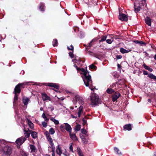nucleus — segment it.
Masks as SVG:
<instances>
[{
    "mask_svg": "<svg viewBox=\"0 0 156 156\" xmlns=\"http://www.w3.org/2000/svg\"><path fill=\"white\" fill-rule=\"evenodd\" d=\"M80 73L83 75L82 77L85 86L86 87H89L92 90L93 89L90 87L92 85V82L91 76L89 75V73L84 69L82 68L80 70Z\"/></svg>",
    "mask_w": 156,
    "mask_h": 156,
    "instance_id": "nucleus-1",
    "label": "nucleus"
},
{
    "mask_svg": "<svg viewBox=\"0 0 156 156\" xmlns=\"http://www.w3.org/2000/svg\"><path fill=\"white\" fill-rule=\"evenodd\" d=\"M142 6L146 7V0H142L140 2L138 1H136L134 5L135 11L136 12H139L140 9H142Z\"/></svg>",
    "mask_w": 156,
    "mask_h": 156,
    "instance_id": "nucleus-2",
    "label": "nucleus"
},
{
    "mask_svg": "<svg viewBox=\"0 0 156 156\" xmlns=\"http://www.w3.org/2000/svg\"><path fill=\"white\" fill-rule=\"evenodd\" d=\"M98 96L94 93H92L90 96V100L92 106H95L98 104Z\"/></svg>",
    "mask_w": 156,
    "mask_h": 156,
    "instance_id": "nucleus-3",
    "label": "nucleus"
},
{
    "mask_svg": "<svg viewBox=\"0 0 156 156\" xmlns=\"http://www.w3.org/2000/svg\"><path fill=\"white\" fill-rule=\"evenodd\" d=\"M26 138L22 136L18 138L16 141L17 147L19 148L20 146L26 140Z\"/></svg>",
    "mask_w": 156,
    "mask_h": 156,
    "instance_id": "nucleus-4",
    "label": "nucleus"
},
{
    "mask_svg": "<svg viewBox=\"0 0 156 156\" xmlns=\"http://www.w3.org/2000/svg\"><path fill=\"white\" fill-rule=\"evenodd\" d=\"M27 82H25L23 83H21L16 85L14 88V92L15 94L20 93V87H23V85L27 84Z\"/></svg>",
    "mask_w": 156,
    "mask_h": 156,
    "instance_id": "nucleus-5",
    "label": "nucleus"
},
{
    "mask_svg": "<svg viewBox=\"0 0 156 156\" xmlns=\"http://www.w3.org/2000/svg\"><path fill=\"white\" fill-rule=\"evenodd\" d=\"M43 100L44 101H51V98L48 96L45 93H42L41 94Z\"/></svg>",
    "mask_w": 156,
    "mask_h": 156,
    "instance_id": "nucleus-6",
    "label": "nucleus"
},
{
    "mask_svg": "<svg viewBox=\"0 0 156 156\" xmlns=\"http://www.w3.org/2000/svg\"><path fill=\"white\" fill-rule=\"evenodd\" d=\"M119 19L122 21H126L128 20V16L124 14L119 13Z\"/></svg>",
    "mask_w": 156,
    "mask_h": 156,
    "instance_id": "nucleus-7",
    "label": "nucleus"
},
{
    "mask_svg": "<svg viewBox=\"0 0 156 156\" xmlns=\"http://www.w3.org/2000/svg\"><path fill=\"white\" fill-rule=\"evenodd\" d=\"M7 142L4 140H0V149H2L3 150V149L7 146Z\"/></svg>",
    "mask_w": 156,
    "mask_h": 156,
    "instance_id": "nucleus-8",
    "label": "nucleus"
},
{
    "mask_svg": "<svg viewBox=\"0 0 156 156\" xmlns=\"http://www.w3.org/2000/svg\"><path fill=\"white\" fill-rule=\"evenodd\" d=\"M30 152L34 155L36 154L37 149L35 146L34 145L30 144Z\"/></svg>",
    "mask_w": 156,
    "mask_h": 156,
    "instance_id": "nucleus-9",
    "label": "nucleus"
},
{
    "mask_svg": "<svg viewBox=\"0 0 156 156\" xmlns=\"http://www.w3.org/2000/svg\"><path fill=\"white\" fill-rule=\"evenodd\" d=\"M45 134L50 144H53L52 139L51 138L49 133L46 131L45 132Z\"/></svg>",
    "mask_w": 156,
    "mask_h": 156,
    "instance_id": "nucleus-10",
    "label": "nucleus"
},
{
    "mask_svg": "<svg viewBox=\"0 0 156 156\" xmlns=\"http://www.w3.org/2000/svg\"><path fill=\"white\" fill-rule=\"evenodd\" d=\"M74 100H76L78 103L81 104V105H83L84 104V102L82 99L79 96L75 97Z\"/></svg>",
    "mask_w": 156,
    "mask_h": 156,
    "instance_id": "nucleus-11",
    "label": "nucleus"
},
{
    "mask_svg": "<svg viewBox=\"0 0 156 156\" xmlns=\"http://www.w3.org/2000/svg\"><path fill=\"white\" fill-rule=\"evenodd\" d=\"M120 96V94L119 92H116L112 96V101L113 102L116 101Z\"/></svg>",
    "mask_w": 156,
    "mask_h": 156,
    "instance_id": "nucleus-12",
    "label": "nucleus"
},
{
    "mask_svg": "<svg viewBox=\"0 0 156 156\" xmlns=\"http://www.w3.org/2000/svg\"><path fill=\"white\" fill-rule=\"evenodd\" d=\"M64 124L65 125V129L69 132V133L71 132L72 129L71 126L67 123H64Z\"/></svg>",
    "mask_w": 156,
    "mask_h": 156,
    "instance_id": "nucleus-13",
    "label": "nucleus"
},
{
    "mask_svg": "<svg viewBox=\"0 0 156 156\" xmlns=\"http://www.w3.org/2000/svg\"><path fill=\"white\" fill-rule=\"evenodd\" d=\"M145 23L148 26H151V20L148 16H147L145 19Z\"/></svg>",
    "mask_w": 156,
    "mask_h": 156,
    "instance_id": "nucleus-14",
    "label": "nucleus"
},
{
    "mask_svg": "<svg viewBox=\"0 0 156 156\" xmlns=\"http://www.w3.org/2000/svg\"><path fill=\"white\" fill-rule=\"evenodd\" d=\"M69 135L71 139L73 141H75L78 140L75 134L71 132L69 133Z\"/></svg>",
    "mask_w": 156,
    "mask_h": 156,
    "instance_id": "nucleus-15",
    "label": "nucleus"
},
{
    "mask_svg": "<svg viewBox=\"0 0 156 156\" xmlns=\"http://www.w3.org/2000/svg\"><path fill=\"white\" fill-rule=\"evenodd\" d=\"M56 151L57 154L59 155H60L62 154L61 148L59 145H58L56 147Z\"/></svg>",
    "mask_w": 156,
    "mask_h": 156,
    "instance_id": "nucleus-16",
    "label": "nucleus"
},
{
    "mask_svg": "<svg viewBox=\"0 0 156 156\" xmlns=\"http://www.w3.org/2000/svg\"><path fill=\"white\" fill-rule=\"evenodd\" d=\"M30 101V99L28 98L27 97H24L23 98V101L24 104L26 105H27L29 102Z\"/></svg>",
    "mask_w": 156,
    "mask_h": 156,
    "instance_id": "nucleus-17",
    "label": "nucleus"
},
{
    "mask_svg": "<svg viewBox=\"0 0 156 156\" xmlns=\"http://www.w3.org/2000/svg\"><path fill=\"white\" fill-rule=\"evenodd\" d=\"M120 51L122 53L124 54L125 53H127L131 51V49H129L128 50H127L123 48H120Z\"/></svg>",
    "mask_w": 156,
    "mask_h": 156,
    "instance_id": "nucleus-18",
    "label": "nucleus"
},
{
    "mask_svg": "<svg viewBox=\"0 0 156 156\" xmlns=\"http://www.w3.org/2000/svg\"><path fill=\"white\" fill-rule=\"evenodd\" d=\"M48 86L51 87H53L57 89H58L59 88V86L55 83H49L48 84Z\"/></svg>",
    "mask_w": 156,
    "mask_h": 156,
    "instance_id": "nucleus-19",
    "label": "nucleus"
},
{
    "mask_svg": "<svg viewBox=\"0 0 156 156\" xmlns=\"http://www.w3.org/2000/svg\"><path fill=\"white\" fill-rule=\"evenodd\" d=\"M124 128L125 130H130L131 129V125L130 124L126 125L124 126Z\"/></svg>",
    "mask_w": 156,
    "mask_h": 156,
    "instance_id": "nucleus-20",
    "label": "nucleus"
},
{
    "mask_svg": "<svg viewBox=\"0 0 156 156\" xmlns=\"http://www.w3.org/2000/svg\"><path fill=\"white\" fill-rule=\"evenodd\" d=\"M27 122L29 127L31 129H33L34 128V125L33 123L29 119H27Z\"/></svg>",
    "mask_w": 156,
    "mask_h": 156,
    "instance_id": "nucleus-21",
    "label": "nucleus"
},
{
    "mask_svg": "<svg viewBox=\"0 0 156 156\" xmlns=\"http://www.w3.org/2000/svg\"><path fill=\"white\" fill-rule=\"evenodd\" d=\"M51 145V148L52 149V156H55V147L54 145V143L52 144H50Z\"/></svg>",
    "mask_w": 156,
    "mask_h": 156,
    "instance_id": "nucleus-22",
    "label": "nucleus"
},
{
    "mask_svg": "<svg viewBox=\"0 0 156 156\" xmlns=\"http://www.w3.org/2000/svg\"><path fill=\"white\" fill-rule=\"evenodd\" d=\"M50 120L52 121L55 125H57L59 124V121L58 120L55 119L53 117H51L50 118Z\"/></svg>",
    "mask_w": 156,
    "mask_h": 156,
    "instance_id": "nucleus-23",
    "label": "nucleus"
},
{
    "mask_svg": "<svg viewBox=\"0 0 156 156\" xmlns=\"http://www.w3.org/2000/svg\"><path fill=\"white\" fill-rule=\"evenodd\" d=\"M77 152L79 156H84L80 148L77 147Z\"/></svg>",
    "mask_w": 156,
    "mask_h": 156,
    "instance_id": "nucleus-24",
    "label": "nucleus"
},
{
    "mask_svg": "<svg viewBox=\"0 0 156 156\" xmlns=\"http://www.w3.org/2000/svg\"><path fill=\"white\" fill-rule=\"evenodd\" d=\"M77 152L79 156H84L80 148L77 147Z\"/></svg>",
    "mask_w": 156,
    "mask_h": 156,
    "instance_id": "nucleus-25",
    "label": "nucleus"
},
{
    "mask_svg": "<svg viewBox=\"0 0 156 156\" xmlns=\"http://www.w3.org/2000/svg\"><path fill=\"white\" fill-rule=\"evenodd\" d=\"M32 137L33 138H35L37 137V133L35 131H32L30 133Z\"/></svg>",
    "mask_w": 156,
    "mask_h": 156,
    "instance_id": "nucleus-26",
    "label": "nucleus"
},
{
    "mask_svg": "<svg viewBox=\"0 0 156 156\" xmlns=\"http://www.w3.org/2000/svg\"><path fill=\"white\" fill-rule=\"evenodd\" d=\"M83 107L82 106H80L79 108L78 112V115L79 117L80 116L81 113L83 112Z\"/></svg>",
    "mask_w": 156,
    "mask_h": 156,
    "instance_id": "nucleus-27",
    "label": "nucleus"
},
{
    "mask_svg": "<svg viewBox=\"0 0 156 156\" xmlns=\"http://www.w3.org/2000/svg\"><path fill=\"white\" fill-rule=\"evenodd\" d=\"M143 66L145 69L148 70L150 72H151L153 71V69L152 68L149 67L148 66L146 65L145 64H144Z\"/></svg>",
    "mask_w": 156,
    "mask_h": 156,
    "instance_id": "nucleus-28",
    "label": "nucleus"
},
{
    "mask_svg": "<svg viewBox=\"0 0 156 156\" xmlns=\"http://www.w3.org/2000/svg\"><path fill=\"white\" fill-rule=\"evenodd\" d=\"M24 132L25 137L26 138L29 137L30 136V133L28 132V131L26 130L25 129H24Z\"/></svg>",
    "mask_w": 156,
    "mask_h": 156,
    "instance_id": "nucleus-29",
    "label": "nucleus"
},
{
    "mask_svg": "<svg viewBox=\"0 0 156 156\" xmlns=\"http://www.w3.org/2000/svg\"><path fill=\"white\" fill-rule=\"evenodd\" d=\"M148 77L153 80H156V76L152 73H150L148 75Z\"/></svg>",
    "mask_w": 156,
    "mask_h": 156,
    "instance_id": "nucleus-30",
    "label": "nucleus"
},
{
    "mask_svg": "<svg viewBox=\"0 0 156 156\" xmlns=\"http://www.w3.org/2000/svg\"><path fill=\"white\" fill-rule=\"evenodd\" d=\"M58 44L57 40L56 39H54L52 42L53 46L54 47H56L57 46Z\"/></svg>",
    "mask_w": 156,
    "mask_h": 156,
    "instance_id": "nucleus-31",
    "label": "nucleus"
},
{
    "mask_svg": "<svg viewBox=\"0 0 156 156\" xmlns=\"http://www.w3.org/2000/svg\"><path fill=\"white\" fill-rule=\"evenodd\" d=\"M60 128L61 131H65V125L64 124H61L60 126Z\"/></svg>",
    "mask_w": 156,
    "mask_h": 156,
    "instance_id": "nucleus-32",
    "label": "nucleus"
},
{
    "mask_svg": "<svg viewBox=\"0 0 156 156\" xmlns=\"http://www.w3.org/2000/svg\"><path fill=\"white\" fill-rule=\"evenodd\" d=\"M81 128V126L79 124H77L75 128V131H78L80 130Z\"/></svg>",
    "mask_w": 156,
    "mask_h": 156,
    "instance_id": "nucleus-33",
    "label": "nucleus"
},
{
    "mask_svg": "<svg viewBox=\"0 0 156 156\" xmlns=\"http://www.w3.org/2000/svg\"><path fill=\"white\" fill-rule=\"evenodd\" d=\"M40 9L41 11H44V4L43 3L41 4V5L40 6Z\"/></svg>",
    "mask_w": 156,
    "mask_h": 156,
    "instance_id": "nucleus-34",
    "label": "nucleus"
},
{
    "mask_svg": "<svg viewBox=\"0 0 156 156\" xmlns=\"http://www.w3.org/2000/svg\"><path fill=\"white\" fill-rule=\"evenodd\" d=\"M96 40V39H94L88 44V46L91 47L92 45L93 44L94 42Z\"/></svg>",
    "mask_w": 156,
    "mask_h": 156,
    "instance_id": "nucleus-35",
    "label": "nucleus"
},
{
    "mask_svg": "<svg viewBox=\"0 0 156 156\" xmlns=\"http://www.w3.org/2000/svg\"><path fill=\"white\" fill-rule=\"evenodd\" d=\"M106 91L108 94H112L114 92V90L111 88H108Z\"/></svg>",
    "mask_w": 156,
    "mask_h": 156,
    "instance_id": "nucleus-36",
    "label": "nucleus"
},
{
    "mask_svg": "<svg viewBox=\"0 0 156 156\" xmlns=\"http://www.w3.org/2000/svg\"><path fill=\"white\" fill-rule=\"evenodd\" d=\"M49 132L51 134L53 135L55 133V131L53 128H51L49 130Z\"/></svg>",
    "mask_w": 156,
    "mask_h": 156,
    "instance_id": "nucleus-37",
    "label": "nucleus"
},
{
    "mask_svg": "<svg viewBox=\"0 0 156 156\" xmlns=\"http://www.w3.org/2000/svg\"><path fill=\"white\" fill-rule=\"evenodd\" d=\"M107 38V37L106 36H103L102 37L101 39L99 41L100 42H102L105 41Z\"/></svg>",
    "mask_w": 156,
    "mask_h": 156,
    "instance_id": "nucleus-38",
    "label": "nucleus"
},
{
    "mask_svg": "<svg viewBox=\"0 0 156 156\" xmlns=\"http://www.w3.org/2000/svg\"><path fill=\"white\" fill-rule=\"evenodd\" d=\"M114 150L115 151V152H116L117 154H121V153H119V149L117 147H115L114 148Z\"/></svg>",
    "mask_w": 156,
    "mask_h": 156,
    "instance_id": "nucleus-39",
    "label": "nucleus"
},
{
    "mask_svg": "<svg viewBox=\"0 0 156 156\" xmlns=\"http://www.w3.org/2000/svg\"><path fill=\"white\" fill-rule=\"evenodd\" d=\"M67 48L69 50H71L73 52V45H71L69 47H68Z\"/></svg>",
    "mask_w": 156,
    "mask_h": 156,
    "instance_id": "nucleus-40",
    "label": "nucleus"
},
{
    "mask_svg": "<svg viewBox=\"0 0 156 156\" xmlns=\"http://www.w3.org/2000/svg\"><path fill=\"white\" fill-rule=\"evenodd\" d=\"M69 148V150L70 151H71L72 152H73V144L72 143H71L70 144Z\"/></svg>",
    "mask_w": 156,
    "mask_h": 156,
    "instance_id": "nucleus-41",
    "label": "nucleus"
},
{
    "mask_svg": "<svg viewBox=\"0 0 156 156\" xmlns=\"http://www.w3.org/2000/svg\"><path fill=\"white\" fill-rule=\"evenodd\" d=\"M113 41V40L112 39H108L106 40V42L108 44H111Z\"/></svg>",
    "mask_w": 156,
    "mask_h": 156,
    "instance_id": "nucleus-42",
    "label": "nucleus"
},
{
    "mask_svg": "<svg viewBox=\"0 0 156 156\" xmlns=\"http://www.w3.org/2000/svg\"><path fill=\"white\" fill-rule=\"evenodd\" d=\"M20 154L22 156H28L26 153L23 151L20 152Z\"/></svg>",
    "mask_w": 156,
    "mask_h": 156,
    "instance_id": "nucleus-43",
    "label": "nucleus"
},
{
    "mask_svg": "<svg viewBox=\"0 0 156 156\" xmlns=\"http://www.w3.org/2000/svg\"><path fill=\"white\" fill-rule=\"evenodd\" d=\"M82 141L84 144H86L87 142V140L85 138H82Z\"/></svg>",
    "mask_w": 156,
    "mask_h": 156,
    "instance_id": "nucleus-44",
    "label": "nucleus"
},
{
    "mask_svg": "<svg viewBox=\"0 0 156 156\" xmlns=\"http://www.w3.org/2000/svg\"><path fill=\"white\" fill-rule=\"evenodd\" d=\"M18 99V96L16 94H15L14 98V102L16 101Z\"/></svg>",
    "mask_w": 156,
    "mask_h": 156,
    "instance_id": "nucleus-45",
    "label": "nucleus"
},
{
    "mask_svg": "<svg viewBox=\"0 0 156 156\" xmlns=\"http://www.w3.org/2000/svg\"><path fill=\"white\" fill-rule=\"evenodd\" d=\"M89 67L90 69H95L96 66L93 64H92Z\"/></svg>",
    "mask_w": 156,
    "mask_h": 156,
    "instance_id": "nucleus-46",
    "label": "nucleus"
},
{
    "mask_svg": "<svg viewBox=\"0 0 156 156\" xmlns=\"http://www.w3.org/2000/svg\"><path fill=\"white\" fill-rule=\"evenodd\" d=\"M42 124L44 127H46L47 126V124L45 122H42Z\"/></svg>",
    "mask_w": 156,
    "mask_h": 156,
    "instance_id": "nucleus-47",
    "label": "nucleus"
},
{
    "mask_svg": "<svg viewBox=\"0 0 156 156\" xmlns=\"http://www.w3.org/2000/svg\"><path fill=\"white\" fill-rule=\"evenodd\" d=\"M81 131V133L83 134H86L87 133V132L86 130L84 129H82Z\"/></svg>",
    "mask_w": 156,
    "mask_h": 156,
    "instance_id": "nucleus-48",
    "label": "nucleus"
},
{
    "mask_svg": "<svg viewBox=\"0 0 156 156\" xmlns=\"http://www.w3.org/2000/svg\"><path fill=\"white\" fill-rule=\"evenodd\" d=\"M73 52L72 51V52H70L69 53V55L71 58H73Z\"/></svg>",
    "mask_w": 156,
    "mask_h": 156,
    "instance_id": "nucleus-49",
    "label": "nucleus"
},
{
    "mask_svg": "<svg viewBox=\"0 0 156 156\" xmlns=\"http://www.w3.org/2000/svg\"><path fill=\"white\" fill-rule=\"evenodd\" d=\"M140 42H139V44H140L141 45H142V44H144L145 45H146V43L142 41H139Z\"/></svg>",
    "mask_w": 156,
    "mask_h": 156,
    "instance_id": "nucleus-50",
    "label": "nucleus"
},
{
    "mask_svg": "<svg viewBox=\"0 0 156 156\" xmlns=\"http://www.w3.org/2000/svg\"><path fill=\"white\" fill-rule=\"evenodd\" d=\"M143 72L144 74L145 75H147L148 74V72L145 70H144Z\"/></svg>",
    "mask_w": 156,
    "mask_h": 156,
    "instance_id": "nucleus-51",
    "label": "nucleus"
},
{
    "mask_svg": "<svg viewBox=\"0 0 156 156\" xmlns=\"http://www.w3.org/2000/svg\"><path fill=\"white\" fill-rule=\"evenodd\" d=\"M83 125H84L85 124L87 123L86 120L85 119H83Z\"/></svg>",
    "mask_w": 156,
    "mask_h": 156,
    "instance_id": "nucleus-52",
    "label": "nucleus"
},
{
    "mask_svg": "<svg viewBox=\"0 0 156 156\" xmlns=\"http://www.w3.org/2000/svg\"><path fill=\"white\" fill-rule=\"evenodd\" d=\"M74 66L76 68V69L77 70L80 71V70L81 69H79L77 67V66L75 64H74Z\"/></svg>",
    "mask_w": 156,
    "mask_h": 156,
    "instance_id": "nucleus-53",
    "label": "nucleus"
},
{
    "mask_svg": "<svg viewBox=\"0 0 156 156\" xmlns=\"http://www.w3.org/2000/svg\"><path fill=\"white\" fill-rule=\"evenodd\" d=\"M122 56L120 55H117L116 56V58L118 59H121L122 58Z\"/></svg>",
    "mask_w": 156,
    "mask_h": 156,
    "instance_id": "nucleus-54",
    "label": "nucleus"
},
{
    "mask_svg": "<svg viewBox=\"0 0 156 156\" xmlns=\"http://www.w3.org/2000/svg\"><path fill=\"white\" fill-rule=\"evenodd\" d=\"M42 118H43L44 119L45 118V117H46V116L45 115V114L44 113H43L42 115Z\"/></svg>",
    "mask_w": 156,
    "mask_h": 156,
    "instance_id": "nucleus-55",
    "label": "nucleus"
},
{
    "mask_svg": "<svg viewBox=\"0 0 156 156\" xmlns=\"http://www.w3.org/2000/svg\"><path fill=\"white\" fill-rule=\"evenodd\" d=\"M44 119L45 121L46 122L48 121L49 120V119L47 118L46 117H45V118H44Z\"/></svg>",
    "mask_w": 156,
    "mask_h": 156,
    "instance_id": "nucleus-56",
    "label": "nucleus"
},
{
    "mask_svg": "<svg viewBox=\"0 0 156 156\" xmlns=\"http://www.w3.org/2000/svg\"><path fill=\"white\" fill-rule=\"evenodd\" d=\"M134 42L136 44H139V42H140L139 41H138L137 40L134 41Z\"/></svg>",
    "mask_w": 156,
    "mask_h": 156,
    "instance_id": "nucleus-57",
    "label": "nucleus"
},
{
    "mask_svg": "<svg viewBox=\"0 0 156 156\" xmlns=\"http://www.w3.org/2000/svg\"><path fill=\"white\" fill-rule=\"evenodd\" d=\"M118 68V69H121V66L119 64H118L117 65Z\"/></svg>",
    "mask_w": 156,
    "mask_h": 156,
    "instance_id": "nucleus-58",
    "label": "nucleus"
},
{
    "mask_svg": "<svg viewBox=\"0 0 156 156\" xmlns=\"http://www.w3.org/2000/svg\"><path fill=\"white\" fill-rule=\"evenodd\" d=\"M115 86V83H113L111 85V87H113L114 86Z\"/></svg>",
    "mask_w": 156,
    "mask_h": 156,
    "instance_id": "nucleus-59",
    "label": "nucleus"
},
{
    "mask_svg": "<svg viewBox=\"0 0 156 156\" xmlns=\"http://www.w3.org/2000/svg\"><path fill=\"white\" fill-rule=\"evenodd\" d=\"M82 1H83L84 2L86 3H87L88 2H87V0H81Z\"/></svg>",
    "mask_w": 156,
    "mask_h": 156,
    "instance_id": "nucleus-60",
    "label": "nucleus"
},
{
    "mask_svg": "<svg viewBox=\"0 0 156 156\" xmlns=\"http://www.w3.org/2000/svg\"><path fill=\"white\" fill-rule=\"evenodd\" d=\"M144 53H145L146 56H147L148 55V54L146 52H144Z\"/></svg>",
    "mask_w": 156,
    "mask_h": 156,
    "instance_id": "nucleus-61",
    "label": "nucleus"
},
{
    "mask_svg": "<svg viewBox=\"0 0 156 156\" xmlns=\"http://www.w3.org/2000/svg\"><path fill=\"white\" fill-rule=\"evenodd\" d=\"M51 111H52L54 109V108L53 107H51Z\"/></svg>",
    "mask_w": 156,
    "mask_h": 156,
    "instance_id": "nucleus-62",
    "label": "nucleus"
},
{
    "mask_svg": "<svg viewBox=\"0 0 156 156\" xmlns=\"http://www.w3.org/2000/svg\"><path fill=\"white\" fill-rule=\"evenodd\" d=\"M154 59L156 60V54L154 56Z\"/></svg>",
    "mask_w": 156,
    "mask_h": 156,
    "instance_id": "nucleus-63",
    "label": "nucleus"
},
{
    "mask_svg": "<svg viewBox=\"0 0 156 156\" xmlns=\"http://www.w3.org/2000/svg\"><path fill=\"white\" fill-rule=\"evenodd\" d=\"M154 156H156V152L154 153Z\"/></svg>",
    "mask_w": 156,
    "mask_h": 156,
    "instance_id": "nucleus-64",
    "label": "nucleus"
}]
</instances>
